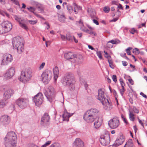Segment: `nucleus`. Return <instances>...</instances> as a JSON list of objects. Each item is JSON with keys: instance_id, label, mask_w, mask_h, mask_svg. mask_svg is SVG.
Returning <instances> with one entry per match:
<instances>
[{"instance_id": "obj_1", "label": "nucleus", "mask_w": 147, "mask_h": 147, "mask_svg": "<svg viewBox=\"0 0 147 147\" xmlns=\"http://www.w3.org/2000/svg\"><path fill=\"white\" fill-rule=\"evenodd\" d=\"M61 82L64 86L68 87L70 90L74 89V78L73 74L71 73H69L65 74L62 78Z\"/></svg>"}, {"instance_id": "obj_2", "label": "nucleus", "mask_w": 147, "mask_h": 147, "mask_svg": "<svg viewBox=\"0 0 147 147\" xmlns=\"http://www.w3.org/2000/svg\"><path fill=\"white\" fill-rule=\"evenodd\" d=\"M24 42L23 38L20 37L14 38L12 40L13 49H17L19 53L24 51Z\"/></svg>"}, {"instance_id": "obj_3", "label": "nucleus", "mask_w": 147, "mask_h": 147, "mask_svg": "<svg viewBox=\"0 0 147 147\" xmlns=\"http://www.w3.org/2000/svg\"><path fill=\"white\" fill-rule=\"evenodd\" d=\"M31 71L28 69L23 70L20 76V80L24 83L29 81L32 77Z\"/></svg>"}, {"instance_id": "obj_4", "label": "nucleus", "mask_w": 147, "mask_h": 147, "mask_svg": "<svg viewBox=\"0 0 147 147\" xmlns=\"http://www.w3.org/2000/svg\"><path fill=\"white\" fill-rule=\"evenodd\" d=\"M54 89L52 86H50L48 87L47 90L45 93V94L48 101L50 102H52L55 98L54 94Z\"/></svg>"}, {"instance_id": "obj_5", "label": "nucleus", "mask_w": 147, "mask_h": 147, "mask_svg": "<svg viewBox=\"0 0 147 147\" xmlns=\"http://www.w3.org/2000/svg\"><path fill=\"white\" fill-rule=\"evenodd\" d=\"M65 57L66 59L69 60L73 63L82 62V61H79L81 59H80L76 55L74 54L71 52L65 54Z\"/></svg>"}, {"instance_id": "obj_6", "label": "nucleus", "mask_w": 147, "mask_h": 147, "mask_svg": "<svg viewBox=\"0 0 147 147\" xmlns=\"http://www.w3.org/2000/svg\"><path fill=\"white\" fill-rule=\"evenodd\" d=\"M41 77L42 81L46 84L48 83L52 77V72L49 70H46L42 73Z\"/></svg>"}, {"instance_id": "obj_7", "label": "nucleus", "mask_w": 147, "mask_h": 147, "mask_svg": "<svg viewBox=\"0 0 147 147\" xmlns=\"http://www.w3.org/2000/svg\"><path fill=\"white\" fill-rule=\"evenodd\" d=\"M101 144L103 146L108 145L110 142V139L109 135L108 133L101 135L99 140Z\"/></svg>"}, {"instance_id": "obj_8", "label": "nucleus", "mask_w": 147, "mask_h": 147, "mask_svg": "<svg viewBox=\"0 0 147 147\" xmlns=\"http://www.w3.org/2000/svg\"><path fill=\"white\" fill-rule=\"evenodd\" d=\"M119 121L117 117H114L110 120L108 122L109 125L112 129L117 128L119 126Z\"/></svg>"}, {"instance_id": "obj_9", "label": "nucleus", "mask_w": 147, "mask_h": 147, "mask_svg": "<svg viewBox=\"0 0 147 147\" xmlns=\"http://www.w3.org/2000/svg\"><path fill=\"white\" fill-rule=\"evenodd\" d=\"M16 102V104L20 108L24 109L27 105L28 100L26 98H20L17 100Z\"/></svg>"}, {"instance_id": "obj_10", "label": "nucleus", "mask_w": 147, "mask_h": 147, "mask_svg": "<svg viewBox=\"0 0 147 147\" xmlns=\"http://www.w3.org/2000/svg\"><path fill=\"white\" fill-rule=\"evenodd\" d=\"M13 60L12 56L9 54H4L1 63V65H6L9 63L11 62Z\"/></svg>"}, {"instance_id": "obj_11", "label": "nucleus", "mask_w": 147, "mask_h": 147, "mask_svg": "<svg viewBox=\"0 0 147 147\" xmlns=\"http://www.w3.org/2000/svg\"><path fill=\"white\" fill-rule=\"evenodd\" d=\"M33 100L36 106H38L41 105L43 101V96L42 93L37 94L34 96Z\"/></svg>"}, {"instance_id": "obj_12", "label": "nucleus", "mask_w": 147, "mask_h": 147, "mask_svg": "<svg viewBox=\"0 0 147 147\" xmlns=\"http://www.w3.org/2000/svg\"><path fill=\"white\" fill-rule=\"evenodd\" d=\"M105 92L103 88H100L98 90V95L96 98L102 104L104 103L103 101L107 99L105 95Z\"/></svg>"}, {"instance_id": "obj_13", "label": "nucleus", "mask_w": 147, "mask_h": 147, "mask_svg": "<svg viewBox=\"0 0 147 147\" xmlns=\"http://www.w3.org/2000/svg\"><path fill=\"white\" fill-rule=\"evenodd\" d=\"M5 33L9 31L12 28V24L8 21H5L1 23Z\"/></svg>"}, {"instance_id": "obj_14", "label": "nucleus", "mask_w": 147, "mask_h": 147, "mask_svg": "<svg viewBox=\"0 0 147 147\" xmlns=\"http://www.w3.org/2000/svg\"><path fill=\"white\" fill-rule=\"evenodd\" d=\"M17 138V136L15 133L13 131H10L7 134L4 140L16 141Z\"/></svg>"}, {"instance_id": "obj_15", "label": "nucleus", "mask_w": 147, "mask_h": 147, "mask_svg": "<svg viewBox=\"0 0 147 147\" xmlns=\"http://www.w3.org/2000/svg\"><path fill=\"white\" fill-rule=\"evenodd\" d=\"M83 119L87 122L90 123L94 121L96 118L86 111L84 115Z\"/></svg>"}, {"instance_id": "obj_16", "label": "nucleus", "mask_w": 147, "mask_h": 147, "mask_svg": "<svg viewBox=\"0 0 147 147\" xmlns=\"http://www.w3.org/2000/svg\"><path fill=\"white\" fill-rule=\"evenodd\" d=\"M50 118L47 113H45L42 117L41 120V124L42 125L49 124Z\"/></svg>"}, {"instance_id": "obj_17", "label": "nucleus", "mask_w": 147, "mask_h": 147, "mask_svg": "<svg viewBox=\"0 0 147 147\" xmlns=\"http://www.w3.org/2000/svg\"><path fill=\"white\" fill-rule=\"evenodd\" d=\"M104 103L102 104L104 108L106 110H110L112 109L113 105L111 101L107 98L103 101Z\"/></svg>"}, {"instance_id": "obj_18", "label": "nucleus", "mask_w": 147, "mask_h": 147, "mask_svg": "<svg viewBox=\"0 0 147 147\" xmlns=\"http://www.w3.org/2000/svg\"><path fill=\"white\" fill-rule=\"evenodd\" d=\"M15 72V68L14 67H11L9 68L5 74V77L7 79H9L14 75Z\"/></svg>"}, {"instance_id": "obj_19", "label": "nucleus", "mask_w": 147, "mask_h": 147, "mask_svg": "<svg viewBox=\"0 0 147 147\" xmlns=\"http://www.w3.org/2000/svg\"><path fill=\"white\" fill-rule=\"evenodd\" d=\"M91 115L95 117V118H97L99 116V110L95 108H91L87 111Z\"/></svg>"}, {"instance_id": "obj_20", "label": "nucleus", "mask_w": 147, "mask_h": 147, "mask_svg": "<svg viewBox=\"0 0 147 147\" xmlns=\"http://www.w3.org/2000/svg\"><path fill=\"white\" fill-rule=\"evenodd\" d=\"M4 144L6 147H16V141L4 140Z\"/></svg>"}, {"instance_id": "obj_21", "label": "nucleus", "mask_w": 147, "mask_h": 147, "mask_svg": "<svg viewBox=\"0 0 147 147\" xmlns=\"http://www.w3.org/2000/svg\"><path fill=\"white\" fill-rule=\"evenodd\" d=\"M74 147H84V143L80 139H76L73 143Z\"/></svg>"}, {"instance_id": "obj_22", "label": "nucleus", "mask_w": 147, "mask_h": 147, "mask_svg": "<svg viewBox=\"0 0 147 147\" xmlns=\"http://www.w3.org/2000/svg\"><path fill=\"white\" fill-rule=\"evenodd\" d=\"M1 121L5 124L9 123L10 121V118L7 115H5L2 116L1 118Z\"/></svg>"}, {"instance_id": "obj_23", "label": "nucleus", "mask_w": 147, "mask_h": 147, "mask_svg": "<svg viewBox=\"0 0 147 147\" xmlns=\"http://www.w3.org/2000/svg\"><path fill=\"white\" fill-rule=\"evenodd\" d=\"M13 93V91L9 89L5 91L4 94V96L5 99H7L9 98L11 95Z\"/></svg>"}, {"instance_id": "obj_24", "label": "nucleus", "mask_w": 147, "mask_h": 147, "mask_svg": "<svg viewBox=\"0 0 147 147\" xmlns=\"http://www.w3.org/2000/svg\"><path fill=\"white\" fill-rule=\"evenodd\" d=\"M73 114V113H70L67 112L66 110H65L64 113L62 115L63 120L67 121H69V117L71 116Z\"/></svg>"}, {"instance_id": "obj_25", "label": "nucleus", "mask_w": 147, "mask_h": 147, "mask_svg": "<svg viewBox=\"0 0 147 147\" xmlns=\"http://www.w3.org/2000/svg\"><path fill=\"white\" fill-rule=\"evenodd\" d=\"M94 125L95 128L97 129L100 127L101 125L102 121L101 119L98 117L95 119Z\"/></svg>"}, {"instance_id": "obj_26", "label": "nucleus", "mask_w": 147, "mask_h": 147, "mask_svg": "<svg viewBox=\"0 0 147 147\" xmlns=\"http://www.w3.org/2000/svg\"><path fill=\"white\" fill-rule=\"evenodd\" d=\"M123 142L121 138L117 139L115 143L112 145H109V147H117L122 144Z\"/></svg>"}, {"instance_id": "obj_27", "label": "nucleus", "mask_w": 147, "mask_h": 147, "mask_svg": "<svg viewBox=\"0 0 147 147\" xmlns=\"http://www.w3.org/2000/svg\"><path fill=\"white\" fill-rule=\"evenodd\" d=\"M87 11L89 13L92 19H97V18L96 16V13L94 10L88 8Z\"/></svg>"}, {"instance_id": "obj_28", "label": "nucleus", "mask_w": 147, "mask_h": 147, "mask_svg": "<svg viewBox=\"0 0 147 147\" xmlns=\"http://www.w3.org/2000/svg\"><path fill=\"white\" fill-rule=\"evenodd\" d=\"M27 9L29 11L33 13V14L37 17L40 18L42 19H44V18L43 17L34 12L35 11V9L34 7H27Z\"/></svg>"}, {"instance_id": "obj_29", "label": "nucleus", "mask_w": 147, "mask_h": 147, "mask_svg": "<svg viewBox=\"0 0 147 147\" xmlns=\"http://www.w3.org/2000/svg\"><path fill=\"white\" fill-rule=\"evenodd\" d=\"M53 72L54 74V78L55 80H56L58 77V74L59 71L58 68L57 67H55L53 69Z\"/></svg>"}, {"instance_id": "obj_30", "label": "nucleus", "mask_w": 147, "mask_h": 147, "mask_svg": "<svg viewBox=\"0 0 147 147\" xmlns=\"http://www.w3.org/2000/svg\"><path fill=\"white\" fill-rule=\"evenodd\" d=\"M135 115L133 114V112L131 111L130 109H129V118L130 120L133 121H134L135 119Z\"/></svg>"}, {"instance_id": "obj_31", "label": "nucleus", "mask_w": 147, "mask_h": 147, "mask_svg": "<svg viewBox=\"0 0 147 147\" xmlns=\"http://www.w3.org/2000/svg\"><path fill=\"white\" fill-rule=\"evenodd\" d=\"M73 5L74 8V11L76 14H77L78 12V10L80 8V6L78 5L75 3H73Z\"/></svg>"}, {"instance_id": "obj_32", "label": "nucleus", "mask_w": 147, "mask_h": 147, "mask_svg": "<svg viewBox=\"0 0 147 147\" xmlns=\"http://www.w3.org/2000/svg\"><path fill=\"white\" fill-rule=\"evenodd\" d=\"M133 144L132 140H129L126 143L124 147H133Z\"/></svg>"}, {"instance_id": "obj_33", "label": "nucleus", "mask_w": 147, "mask_h": 147, "mask_svg": "<svg viewBox=\"0 0 147 147\" xmlns=\"http://www.w3.org/2000/svg\"><path fill=\"white\" fill-rule=\"evenodd\" d=\"M14 18L17 22H19V24H20V22H22L24 20V19L16 15L14 16Z\"/></svg>"}, {"instance_id": "obj_34", "label": "nucleus", "mask_w": 147, "mask_h": 147, "mask_svg": "<svg viewBox=\"0 0 147 147\" xmlns=\"http://www.w3.org/2000/svg\"><path fill=\"white\" fill-rule=\"evenodd\" d=\"M7 102V101L5 100H0V108L3 107Z\"/></svg>"}, {"instance_id": "obj_35", "label": "nucleus", "mask_w": 147, "mask_h": 147, "mask_svg": "<svg viewBox=\"0 0 147 147\" xmlns=\"http://www.w3.org/2000/svg\"><path fill=\"white\" fill-rule=\"evenodd\" d=\"M73 36H72L69 33H67L66 34V39L70 41H72Z\"/></svg>"}, {"instance_id": "obj_36", "label": "nucleus", "mask_w": 147, "mask_h": 147, "mask_svg": "<svg viewBox=\"0 0 147 147\" xmlns=\"http://www.w3.org/2000/svg\"><path fill=\"white\" fill-rule=\"evenodd\" d=\"M120 42V41L119 40L117 39L115 40H112L109 41V43H111L113 44H117Z\"/></svg>"}, {"instance_id": "obj_37", "label": "nucleus", "mask_w": 147, "mask_h": 147, "mask_svg": "<svg viewBox=\"0 0 147 147\" xmlns=\"http://www.w3.org/2000/svg\"><path fill=\"white\" fill-rule=\"evenodd\" d=\"M67 8L69 13L71 14L74 10L73 7L69 5H67Z\"/></svg>"}, {"instance_id": "obj_38", "label": "nucleus", "mask_w": 147, "mask_h": 147, "mask_svg": "<svg viewBox=\"0 0 147 147\" xmlns=\"http://www.w3.org/2000/svg\"><path fill=\"white\" fill-rule=\"evenodd\" d=\"M19 25L20 26L24 29L26 30H27L28 29V28L27 27L25 24L23 23L22 22H20Z\"/></svg>"}, {"instance_id": "obj_39", "label": "nucleus", "mask_w": 147, "mask_h": 147, "mask_svg": "<svg viewBox=\"0 0 147 147\" xmlns=\"http://www.w3.org/2000/svg\"><path fill=\"white\" fill-rule=\"evenodd\" d=\"M131 111H133L134 113H138L139 112V110L137 108L134 106H133L132 108H130V109Z\"/></svg>"}, {"instance_id": "obj_40", "label": "nucleus", "mask_w": 147, "mask_h": 147, "mask_svg": "<svg viewBox=\"0 0 147 147\" xmlns=\"http://www.w3.org/2000/svg\"><path fill=\"white\" fill-rule=\"evenodd\" d=\"M103 10L105 13H108L110 9L108 6H105L103 8Z\"/></svg>"}, {"instance_id": "obj_41", "label": "nucleus", "mask_w": 147, "mask_h": 147, "mask_svg": "<svg viewBox=\"0 0 147 147\" xmlns=\"http://www.w3.org/2000/svg\"><path fill=\"white\" fill-rule=\"evenodd\" d=\"M49 147H61V146L59 143H55L51 145Z\"/></svg>"}, {"instance_id": "obj_42", "label": "nucleus", "mask_w": 147, "mask_h": 147, "mask_svg": "<svg viewBox=\"0 0 147 147\" xmlns=\"http://www.w3.org/2000/svg\"><path fill=\"white\" fill-rule=\"evenodd\" d=\"M132 49V48L131 47H129L125 49V51L126 52L128 55H131V53L130 51Z\"/></svg>"}, {"instance_id": "obj_43", "label": "nucleus", "mask_w": 147, "mask_h": 147, "mask_svg": "<svg viewBox=\"0 0 147 147\" xmlns=\"http://www.w3.org/2000/svg\"><path fill=\"white\" fill-rule=\"evenodd\" d=\"M133 52L136 55H138L140 53V51L139 49L137 48H135L133 50Z\"/></svg>"}, {"instance_id": "obj_44", "label": "nucleus", "mask_w": 147, "mask_h": 147, "mask_svg": "<svg viewBox=\"0 0 147 147\" xmlns=\"http://www.w3.org/2000/svg\"><path fill=\"white\" fill-rule=\"evenodd\" d=\"M109 66L112 69L114 68V66L111 60H109L108 61Z\"/></svg>"}, {"instance_id": "obj_45", "label": "nucleus", "mask_w": 147, "mask_h": 147, "mask_svg": "<svg viewBox=\"0 0 147 147\" xmlns=\"http://www.w3.org/2000/svg\"><path fill=\"white\" fill-rule=\"evenodd\" d=\"M119 81L121 86V87H124L125 84L124 82H123V79L121 78H120L119 79Z\"/></svg>"}, {"instance_id": "obj_46", "label": "nucleus", "mask_w": 147, "mask_h": 147, "mask_svg": "<svg viewBox=\"0 0 147 147\" xmlns=\"http://www.w3.org/2000/svg\"><path fill=\"white\" fill-rule=\"evenodd\" d=\"M5 32L1 24H0V34L5 33Z\"/></svg>"}, {"instance_id": "obj_47", "label": "nucleus", "mask_w": 147, "mask_h": 147, "mask_svg": "<svg viewBox=\"0 0 147 147\" xmlns=\"http://www.w3.org/2000/svg\"><path fill=\"white\" fill-rule=\"evenodd\" d=\"M86 32L90 35L93 34L94 36H96V33L93 32V31H90L88 30H86Z\"/></svg>"}, {"instance_id": "obj_48", "label": "nucleus", "mask_w": 147, "mask_h": 147, "mask_svg": "<svg viewBox=\"0 0 147 147\" xmlns=\"http://www.w3.org/2000/svg\"><path fill=\"white\" fill-rule=\"evenodd\" d=\"M96 54L98 56V57L100 59H102V57L101 53L100 51H96Z\"/></svg>"}, {"instance_id": "obj_49", "label": "nucleus", "mask_w": 147, "mask_h": 147, "mask_svg": "<svg viewBox=\"0 0 147 147\" xmlns=\"http://www.w3.org/2000/svg\"><path fill=\"white\" fill-rule=\"evenodd\" d=\"M125 90L124 88V87H122V88L120 90V93L122 96H123L124 94V92Z\"/></svg>"}, {"instance_id": "obj_50", "label": "nucleus", "mask_w": 147, "mask_h": 147, "mask_svg": "<svg viewBox=\"0 0 147 147\" xmlns=\"http://www.w3.org/2000/svg\"><path fill=\"white\" fill-rule=\"evenodd\" d=\"M130 32L132 34H134L135 32H137L138 31L136 30H135L134 28H132L131 30L130 31Z\"/></svg>"}, {"instance_id": "obj_51", "label": "nucleus", "mask_w": 147, "mask_h": 147, "mask_svg": "<svg viewBox=\"0 0 147 147\" xmlns=\"http://www.w3.org/2000/svg\"><path fill=\"white\" fill-rule=\"evenodd\" d=\"M112 79L113 81L116 82L117 81V76L116 75H113L112 76Z\"/></svg>"}, {"instance_id": "obj_52", "label": "nucleus", "mask_w": 147, "mask_h": 147, "mask_svg": "<svg viewBox=\"0 0 147 147\" xmlns=\"http://www.w3.org/2000/svg\"><path fill=\"white\" fill-rule=\"evenodd\" d=\"M28 22L30 24L34 25L37 23V21L35 20H28Z\"/></svg>"}, {"instance_id": "obj_53", "label": "nucleus", "mask_w": 147, "mask_h": 147, "mask_svg": "<svg viewBox=\"0 0 147 147\" xmlns=\"http://www.w3.org/2000/svg\"><path fill=\"white\" fill-rule=\"evenodd\" d=\"M45 62H43L40 65L39 68L40 69H41L43 68V67L45 66Z\"/></svg>"}, {"instance_id": "obj_54", "label": "nucleus", "mask_w": 147, "mask_h": 147, "mask_svg": "<svg viewBox=\"0 0 147 147\" xmlns=\"http://www.w3.org/2000/svg\"><path fill=\"white\" fill-rule=\"evenodd\" d=\"M88 47L89 49H90L92 50H94L95 51H97L98 50V49H96V50L94 49V48L91 45H88Z\"/></svg>"}, {"instance_id": "obj_55", "label": "nucleus", "mask_w": 147, "mask_h": 147, "mask_svg": "<svg viewBox=\"0 0 147 147\" xmlns=\"http://www.w3.org/2000/svg\"><path fill=\"white\" fill-rule=\"evenodd\" d=\"M117 8L122 10L123 9V7H122V5L120 3H119V5H118Z\"/></svg>"}, {"instance_id": "obj_56", "label": "nucleus", "mask_w": 147, "mask_h": 147, "mask_svg": "<svg viewBox=\"0 0 147 147\" xmlns=\"http://www.w3.org/2000/svg\"><path fill=\"white\" fill-rule=\"evenodd\" d=\"M122 64L124 66H126L127 65L128 63L127 62L125 61H122Z\"/></svg>"}, {"instance_id": "obj_57", "label": "nucleus", "mask_w": 147, "mask_h": 147, "mask_svg": "<svg viewBox=\"0 0 147 147\" xmlns=\"http://www.w3.org/2000/svg\"><path fill=\"white\" fill-rule=\"evenodd\" d=\"M93 23L95 24H96V25H99V23L96 20L93 19Z\"/></svg>"}, {"instance_id": "obj_58", "label": "nucleus", "mask_w": 147, "mask_h": 147, "mask_svg": "<svg viewBox=\"0 0 147 147\" xmlns=\"http://www.w3.org/2000/svg\"><path fill=\"white\" fill-rule=\"evenodd\" d=\"M112 4L118 5L117 2L115 1H112L111 2Z\"/></svg>"}, {"instance_id": "obj_59", "label": "nucleus", "mask_w": 147, "mask_h": 147, "mask_svg": "<svg viewBox=\"0 0 147 147\" xmlns=\"http://www.w3.org/2000/svg\"><path fill=\"white\" fill-rule=\"evenodd\" d=\"M128 80L129 81V83H130L131 85H133L134 84V82L132 80V79H128Z\"/></svg>"}, {"instance_id": "obj_60", "label": "nucleus", "mask_w": 147, "mask_h": 147, "mask_svg": "<svg viewBox=\"0 0 147 147\" xmlns=\"http://www.w3.org/2000/svg\"><path fill=\"white\" fill-rule=\"evenodd\" d=\"M140 95L143 96V97L145 98H147V96L145 94L143 93L142 92H141L140 94Z\"/></svg>"}, {"instance_id": "obj_61", "label": "nucleus", "mask_w": 147, "mask_h": 147, "mask_svg": "<svg viewBox=\"0 0 147 147\" xmlns=\"http://www.w3.org/2000/svg\"><path fill=\"white\" fill-rule=\"evenodd\" d=\"M44 24L47 26V27L46 28L48 30L50 28V25L49 23L48 22H45Z\"/></svg>"}, {"instance_id": "obj_62", "label": "nucleus", "mask_w": 147, "mask_h": 147, "mask_svg": "<svg viewBox=\"0 0 147 147\" xmlns=\"http://www.w3.org/2000/svg\"><path fill=\"white\" fill-rule=\"evenodd\" d=\"M61 39L63 40H65L66 39V36L62 35H61Z\"/></svg>"}, {"instance_id": "obj_63", "label": "nucleus", "mask_w": 147, "mask_h": 147, "mask_svg": "<svg viewBox=\"0 0 147 147\" xmlns=\"http://www.w3.org/2000/svg\"><path fill=\"white\" fill-rule=\"evenodd\" d=\"M29 147H39L33 144H31L29 145Z\"/></svg>"}, {"instance_id": "obj_64", "label": "nucleus", "mask_w": 147, "mask_h": 147, "mask_svg": "<svg viewBox=\"0 0 147 147\" xmlns=\"http://www.w3.org/2000/svg\"><path fill=\"white\" fill-rule=\"evenodd\" d=\"M51 143V141H48L45 144L47 146L49 145Z\"/></svg>"}]
</instances>
